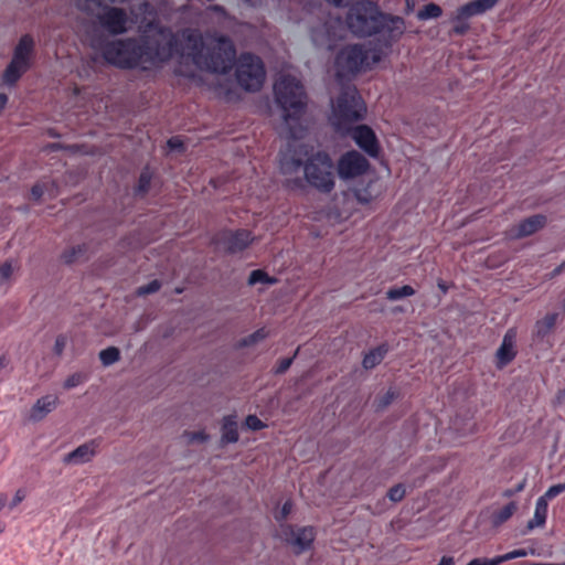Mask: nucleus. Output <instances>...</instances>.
Masks as SVG:
<instances>
[{"label":"nucleus","instance_id":"f257e3e1","mask_svg":"<svg viewBox=\"0 0 565 565\" xmlns=\"http://www.w3.org/2000/svg\"><path fill=\"white\" fill-rule=\"evenodd\" d=\"M177 35L166 26L154 32L122 39L98 36L92 47L99 52L107 65L122 71H147L151 66L168 62L179 52Z\"/></svg>","mask_w":565,"mask_h":565},{"label":"nucleus","instance_id":"f03ea898","mask_svg":"<svg viewBox=\"0 0 565 565\" xmlns=\"http://www.w3.org/2000/svg\"><path fill=\"white\" fill-rule=\"evenodd\" d=\"M276 103L282 110V119L288 125L289 137L294 142H289L286 153L280 160L281 173L294 174L305 166L309 160H313L317 151L311 145L297 142L306 136L307 128L300 122L306 111V93L301 83L291 75H286L274 85Z\"/></svg>","mask_w":565,"mask_h":565},{"label":"nucleus","instance_id":"7ed1b4c3","mask_svg":"<svg viewBox=\"0 0 565 565\" xmlns=\"http://www.w3.org/2000/svg\"><path fill=\"white\" fill-rule=\"evenodd\" d=\"M345 21L351 33L358 38L384 32L390 41L396 42L405 31V21L402 17L382 12L379 4L372 0L352 3Z\"/></svg>","mask_w":565,"mask_h":565},{"label":"nucleus","instance_id":"20e7f679","mask_svg":"<svg viewBox=\"0 0 565 565\" xmlns=\"http://www.w3.org/2000/svg\"><path fill=\"white\" fill-rule=\"evenodd\" d=\"M193 63L201 70L215 74H227L236 62V49L226 35H220L214 43L207 45L198 34L188 36Z\"/></svg>","mask_w":565,"mask_h":565},{"label":"nucleus","instance_id":"39448f33","mask_svg":"<svg viewBox=\"0 0 565 565\" xmlns=\"http://www.w3.org/2000/svg\"><path fill=\"white\" fill-rule=\"evenodd\" d=\"M366 104L355 86L342 87L331 102L329 122L337 134L347 136L366 116Z\"/></svg>","mask_w":565,"mask_h":565},{"label":"nucleus","instance_id":"423d86ee","mask_svg":"<svg viewBox=\"0 0 565 565\" xmlns=\"http://www.w3.org/2000/svg\"><path fill=\"white\" fill-rule=\"evenodd\" d=\"M35 50L34 39L30 34L22 35L13 49L12 58L1 75V84L14 87L21 77L31 70Z\"/></svg>","mask_w":565,"mask_h":565},{"label":"nucleus","instance_id":"0eeeda50","mask_svg":"<svg viewBox=\"0 0 565 565\" xmlns=\"http://www.w3.org/2000/svg\"><path fill=\"white\" fill-rule=\"evenodd\" d=\"M305 180L317 191L328 194L334 189L333 161L327 151L318 150L305 166Z\"/></svg>","mask_w":565,"mask_h":565},{"label":"nucleus","instance_id":"6e6552de","mask_svg":"<svg viewBox=\"0 0 565 565\" xmlns=\"http://www.w3.org/2000/svg\"><path fill=\"white\" fill-rule=\"evenodd\" d=\"M265 74V65L259 56L253 53L241 54L236 63L235 77L244 90H259L263 87Z\"/></svg>","mask_w":565,"mask_h":565},{"label":"nucleus","instance_id":"1a4fd4ad","mask_svg":"<svg viewBox=\"0 0 565 565\" xmlns=\"http://www.w3.org/2000/svg\"><path fill=\"white\" fill-rule=\"evenodd\" d=\"M367 62V52L361 44L345 45L334 57V66L339 78H351L359 74Z\"/></svg>","mask_w":565,"mask_h":565},{"label":"nucleus","instance_id":"9d476101","mask_svg":"<svg viewBox=\"0 0 565 565\" xmlns=\"http://www.w3.org/2000/svg\"><path fill=\"white\" fill-rule=\"evenodd\" d=\"M254 239L255 237L249 230L222 228L212 236L211 243L225 254L235 255L247 249Z\"/></svg>","mask_w":565,"mask_h":565},{"label":"nucleus","instance_id":"9b49d317","mask_svg":"<svg viewBox=\"0 0 565 565\" xmlns=\"http://www.w3.org/2000/svg\"><path fill=\"white\" fill-rule=\"evenodd\" d=\"M96 18L98 24L113 36L127 32L128 14L122 8L105 6Z\"/></svg>","mask_w":565,"mask_h":565},{"label":"nucleus","instance_id":"f8f14e48","mask_svg":"<svg viewBox=\"0 0 565 565\" xmlns=\"http://www.w3.org/2000/svg\"><path fill=\"white\" fill-rule=\"evenodd\" d=\"M369 168L370 162L363 154L356 150H350L338 161V175L342 180H350L362 175Z\"/></svg>","mask_w":565,"mask_h":565},{"label":"nucleus","instance_id":"ddd939ff","mask_svg":"<svg viewBox=\"0 0 565 565\" xmlns=\"http://www.w3.org/2000/svg\"><path fill=\"white\" fill-rule=\"evenodd\" d=\"M281 534L286 543L297 547V554L310 550L316 539L312 526H302L295 530L291 524H281Z\"/></svg>","mask_w":565,"mask_h":565},{"label":"nucleus","instance_id":"4468645a","mask_svg":"<svg viewBox=\"0 0 565 565\" xmlns=\"http://www.w3.org/2000/svg\"><path fill=\"white\" fill-rule=\"evenodd\" d=\"M356 146L363 150L371 158H377L380 156V142L374 130L367 125H359L352 127L349 134Z\"/></svg>","mask_w":565,"mask_h":565},{"label":"nucleus","instance_id":"2eb2a0df","mask_svg":"<svg viewBox=\"0 0 565 565\" xmlns=\"http://www.w3.org/2000/svg\"><path fill=\"white\" fill-rule=\"evenodd\" d=\"M558 313L552 312L545 315L542 319L537 320L534 324L532 340L536 344L545 348H552L551 334L557 322Z\"/></svg>","mask_w":565,"mask_h":565},{"label":"nucleus","instance_id":"dca6fc26","mask_svg":"<svg viewBox=\"0 0 565 565\" xmlns=\"http://www.w3.org/2000/svg\"><path fill=\"white\" fill-rule=\"evenodd\" d=\"M516 330L510 328L503 335L502 342L495 352V366L502 370L516 356L515 350Z\"/></svg>","mask_w":565,"mask_h":565},{"label":"nucleus","instance_id":"f3484780","mask_svg":"<svg viewBox=\"0 0 565 565\" xmlns=\"http://www.w3.org/2000/svg\"><path fill=\"white\" fill-rule=\"evenodd\" d=\"M547 224V217L544 214H534L529 217H525L519 222L515 227V233L513 235L514 238H524L531 236Z\"/></svg>","mask_w":565,"mask_h":565},{"label":"nucleus","instance_id":"a211bd4d","mask_svg":"<svg viewBox=\"0 0 565 565\" xmlns=\"http://www.w3.org/2000/svg\"><path fill=\"white\" fill-rule=\"evenodd\" d=\"M235 414L225 415L221 422V438L218 441L220 448L228 444H235L239 439L238 425Z\"/></svg>","mask_w":565,"mask_h":565},{"label":"nucleus","instance_id":"6ab92c4d","mask_svg":"<svg viewBox=\"0 0 565 565\" xmlns=\"http://www.w3.org/2000/svg\"><path fill=\"white\" fill-rule=\"evenodd\" d=\"M97 446L98 444L96 443V440H90L88 443L79 445L77 448H75L73 451L68 452L64 457V462L74 465L86 463L90 461L92 458L96 455Z\"/></svg>","mask_w":565,"mask_h":565},{"label":"nucleus","instance_id":"aec40b11","mask_svg":"<svg viewBox=\"0 0 565 565\" xmlns=\"http://www.w3.org/2000/svg\"><path fill=\"white\" fill-rule=\"evenodd\" d=\"M388 351H390V345L387 342H383L380 345L371 349L363 356V360H362L363 369L373 370L374 367H376L385 359Z\"/></svg>","mask_w":565,"mask_h":565},{"label":"nucleus","instance_id":"412c9836","mask_svg":"<svg viewBox=\"0 0 565 565\" xmlns=\"http://www.w3.org/2000/svg\"><path fill=\"white\" fill-rule=\"evenodd\" d=\"M57 403V397L52 395H46L39 398L32 407L31 418L35 422L41 420L49 413H51Z\"/></svg>","mask_w":565,"mask_h":565},{"label":"nucleus","instance_id":"4be33fe9","mask_svg":"<svg viewBox=\"0 0 565 565\" xmlns=\"http://www.w3.org/2000/svg\"><path fill=\"white\" fill-rule=\"evenodd\" d=\"M88 249L89 246L87 243L71 246L62 252L60 258L65 265H73L78 259L86 256Z\"/></svg>","mask_w":565,"mask_h":565},{"label":"nucleus","instance_id":"5701e85b","mask_svg":"<svg viewBox=\"0 0 565 565\" xmlns=\"http://www.w3.org/2000/svg\"><path fill=\"white\" fill-rule=\"evenodd\" d=\"M152 180V173L149 166H145L139 174L136 186L134 188V194L137 198H143L150 190Z\"/></svg>","mask_w":565,"mask_h":565},{"label":"nucleus","instance_id":"b1692460","mask_svg":"<svg viewBox=\"0 0 565 565\" xmlns=\"http://www.w3.org/2000/svg\"><path fill=\"white\" fill-rule=\"evenodd\" d=\"M399 397V392L395 387H390L384 394H380L373 402L376 413L385 411L395 399Z\"/></svg>","mask_w":565,"mask_h":565},{"label":"nucleus","instance_id":"393cba45","mask_svg":"<svg viewBox=\"0 0 565 565\" xmlns=\"http://www.w3.org/2000/svg\"><path fill=\"white\" fill-rule=\"evenodd\" d=\"M518 505L514 501L509 502L503 508L494 511L491 515V523L493 526H500L507 522L516 511Z\"/></svg>","mask_w":565,"mask_h":565},{"label":"nucleus","instance_id":"a878e982","mask_svg":"<svg viewBox=\"0 0 565 565\" xmlns=\"http://www.w3.org/2000/svg\"><path fill=\"white\" fill-rule=\"evenodd\" d=\"M443 14V9L439 4L429 2L417 11L416 17L419 21H427L437 19Z\"/></svg>","mask_w":565,"mask_h":565},{"label":"nucleus","instance_id":"bb28decb","mask_svg":"<svg viewBox=\"0 0 565 565\" xmlns=\"http://www.w3.org/2000/svg\"><path fill=\"white\" fill-rule=\"evenodd\" d=\"M415 289L411 285H404L402 287H392L386 292V299L396 301L406 297L415 295Z\"/></svg>","mask_w":565,"mask_h":565},{"label":"nucleus","instance_id":"cd10ccee","mask_svg":"<svg viewBox=\"0 0 565 565\" xmlns=\"http://www.w3.org/2000/svg\"><path fill=\"white\" fill-rule=\"evenodd\" d=\"M277 279L269 276L265 270L255 269L250 271L247 284L249 286H255L256 284L274 285Z\"/></svg>","mask_w":565,"mask_h":565},{"label":"nucleus","instance_id":"c85d7f7f","mask_svg":"<svg viewBox=\"0 0 565 565\" xmlns=\"http://www.w3.org/2000/svg\"><path fill=\"white\" fill-rule=\"evenodd\" d=\"M99 360L104 366H110L120 360V350L117 347H108L99 352Z\"/></svg>","mask_w":565,"mask_h":565},{"label":"nucleus","instance_id":"c756f323","mask_svg":"<svg viewBox=\"0 0 565 565\" xmlns=\"http://www.w3.org/2000/svg\"><path fill=\"white\" fill-rule=\"evenodd\" d=\"M267 337L268 332L265 330V328H259L247 337L242 338L238 341V348H248L255 345Z\"/></svg>","mask_w":565,"mask_h":565},{"label":"nucleus","instance_id":"7c9ffc66","mask_svg":"<svg viewBox=\"0 0 565 565\" xmlns=\"http://www.w3.org/2000/svg\"><path fill=\"white\" fill-rule=\"evenodd\" d=\"M478 14H480L478 9L475 7L473 2L470 1L456 10V14L452 20H463L468 22L470 18Z\"/></svg>","mask_w":565,"mask_h":565},{"label":"nucleus","instance_id":"2f4dec72","mask_svg":"<svg viewBox=\"0 0 565 565\" xmlns=\"http://www.w3.org/2000/svg\"><path fill=\"white\" fill-rule=\"evenodd\" d=\"M547 519V513L534 511L533 519H531L526 526L521 531L522 535H526L529 532L534 530L535 527H542L545 525Z\"/></svg>","mask_w":565,"mask_h":565},{"label":"nucleus","instance_id":"473e14b6","mask_svg":"<svg viewBox=\"0 0 565 565\" xmlns=\"http://www.w3.org/2000/svg\"><path fill=\"white\" fill-rule=\"evenodd\" d=\"M119 245L121 247H127L129 249H137L141 246V243L139 241V233L138 232H131L127 234L126 236L121 237L119 241Z\"/></svg>","mask_w":565,"mask_h":565},{"label":"nucleus","instance_id":"72a5a7b5","mask_svg":"<svg viewBox=\"0 0 565 565\" xmlns=\"http://www.w3.org/2000/svg\"><path fill=\"white\" fill-rule=\"evenodd\" d=\"M386 495L394 503L401 502L406 495V488L403 483H397L388 489Z\"/></svg>","mask_w":565,"mask_h":565},{"label":"nucleus","instance_id":"f704fd0d","mask_svg":"<svg viewBox=\"0 0 565 565\" xmlns=\"http://www.w3.org/2000/svg\"><path fill=\"white\" fill-rule=\"evenodd\" d=\"M87 380V375L81 372H76L67 376V379L64 381V388L71 390L74 388L81 384H83Z\"/></svg>","mask_w":565,"mask_h":565},{"label":"nucleus","instance_id":"c9c22d12","mask_svg":"<svg viewBox=\"0 0 565 565\" xmlns=\"http://www.w3.org/2000/svg\"><path fill=\"white\" fill-rule=\"evenodd\" d=\"M353 195H354L355 200L362 205H366V204L371 203L373 200V195L369 190V185L354 189Z\"/></svg>","mask_w":565,"mask_h":565},{"label":"nucleus","instance_id":"e433bc0d","mask_svg":"<svg viewBox=\"0 0 565 565\" xmlns=\"http://www.w3.org/2000/svg\"><path fill=\"white\" fill-rule=\"evenodd\" d=\"M292 501L291 500H287L284 502V504L281 505V508L276 511L274 513V518L275 520L281 525V524H285L284 521L288 518V515L291 513L292 511Z\"/></svg>","mask_w":565,"mask_h":565},{"label":"nucleus","instance_id":"4c0bfd02","mask_svg":"<svg viewBox=\"0 0 565 565\" xmlns=\"http://www.w3.org/2000/svg\"><path fill=\"white\" fill-rule=\"evenodd\" d=\"M161 286H162V284L159 279H153L150 282H148L147 285L140 286L137 289V295L138 296H148V295L156 294L157 291L160 290Z\"/></svg>","mask_w":565,"mask_h":565},{"label":"nucleus","instance_id":"58836bf2","mask_svg":"<svg viewBox=\"0 0 565 565\" xmlns=\"http://www.w3.org/2000/svg\"><path fill=\"white\" fill-rule=\"evenodd\" d=\"M190 444H205L210 440V435L205 430L184 431Z\"/></svg>","mask_w":565,"mask_h":565},{"label":"nucleus","instance_id":"ea45409f","mask_svg":"<svg viewBox=\"0 0 565 565\" xmlns=\"http://www.w3.org/2000/svg\"><path fill=\"white\" fill-rule=\"evenodd\" d=\"M297 353H298V350L295 352L294 356L280 359L277 362V364L275 365V367L273 369V373L275 375L285 374L288 371V369L291 366Z\"/></svg>","mask_w":565,"mask_h":565},{"label":"nucleus","instance_id":"a19ab883","mask_svg":"<svg viewBox=\"0 0 565 565\" xmlns=\"http://www.w3.org/2000/svg\"><path fill=\"white\" fill-rule=\"evenodd\" d=\"M247 429L257 431L267 427V425L260 420L256 415H248L244 422Z\"/></svg>","mask_w":565,"mask_h":565},{"label":"nucleus","instance_id":"79ce46f5","mask_svg":"<svg viewBox=\"0 0 565 565\" xmlns=\"http://www.w3.org/2000/svg\"><path fill=\"white\" fill-rule=\"evenodd\" d=\"M527 555V551L524 548L513 550L509 553H505L503 555H498L497 558L499 559V565L503 562H508L514 558L519 557H525Z\"/></svg>","mask_w":565,"mask_h":565},{"label":"nucleus","instance_id":"37998d69","mask_svg":"<svg viewBox=\"0 0 565 565\" xmlns=\"http://www.w3.org/2000/svg\"><path fill=\"white\" fill-rule=\"evenodd\" d=\"M167 147L170 151L184 152L185 145L179 136H173L167 140Z\"/></svg>","mask_w":565,"mask_h":565},{"label":"nucleus","instance_id":"c03bdc74","mask_svg":"<svg viewBox=\"0 0 565 565\" xmlns=\"http://www.w3.org/2000/svg\"><path fill=\"white\" fill-rule=\"evenodd\" d=\"M472 2L478 9L479 13L482 14L492 9L499 2V0H473Z\"/></svg>","mask_w":565,"mask_h":565},{"label":"nucleus","instance_id":"a18cd8bd","mask_svg":"<svg viewBox=\"0 0 565 565\" xmlns=\"http://www.w3.org/2000/svg\"><path fill=\"white\" fill-rule=\"evenodd\" d=\"M455 22V25L452 26V32L457 35H465L470 25L467 21L463 20H452Z\"/></svg>","mask_w":565,"mask_h":565},{"label":"nucleus","instance_id":"49530a36","mask_svg":"<svg viewBox=\"0 0 565 565\" xmlns=\"http://www.w3.org/2000/svg\"><path fill=\"white\" fill-rule=\"evenodd\" d=\"M306 180H305V177L303 178H294V179H289L287 180V186L289 189H292V190H303L305 186H306Z\"/></svg>","mask_w":565,"mask_h":565},{"label":"nucleus","instance_id":"de8ad7c7","mask_svg":"<svg viewBox=\"0 0 565 565\" xmlns=\"http://www.w3.org/2000/svg\"><path fill=\"white\" fill-rule=\"evenodd\" d=\"M12 273H13V268H12L11 263L4 262L0 266V281L9 279L11 277Z\"/></svg>","mask_w":565,"mask_h":565},{"label":"nucleus","instance_id":"09e8293b","mask_svg":"<svg viewBox=\"0 0 565 565\" xmlns=\"http://www.w3.org/2000/svg\"><path fill=\"white\" fill-rule=\"evenodd\" d=\"M66 345V337L63 334H60L55 339L53 351L56 355H61L65 349Z\"/></svg>","mask_w":565,"mask_h":565},{"label":"nucleus","instance_id":"8fccbe9b","mask_svg":"<svg viewBox=\"0 0 565 565\" xmlns=\"http://www.w3.org/2000/svg\"><path fill=\"white\" fill-rule=\"evenodd\" d=\"M498 561L497 556L493 558L478 557L471 559L467 565H499Z\"/></svg>","mask_w":565,"mask_h":565},{"label":"nucleus","instance_id":"3c124183","mask_svg":"<svg viewBox=\"0 0 565 565\" xmlns=\"http://www.w3.org/2000/svg\"><path fill=\"white\" fill-rule=\"evenodd\" d=\"M548 499L545 498L544 494H542L541 497L537 498L536 502H535V511L537 512H543V513H547V510H548Z\"/></svg>","mask_w":565,"mask_h":565},{"label":"nucleus","instance_id":"603ef678","mask_svg":"<svg viewBox=\"0 0 565 565\" xmlns=\"http://www.w3.org/2000/svg\"><path fill=\"white\" fill-rule=\"evenodd\" d=\"M44 194V189L40 183L32 185L30 195L33 201H40Z\"/></svg>","mask_w":565,"mask_h":565},{"label":"nucleus","instance_id":"864d4df0","mask_svg":"<svg viewBox=\"0 0 565 565\" xmlns=\"http://www.w3.org/2000/svg\"><path fill=\"white\" fill-rule=\"evenodd\" d=\"M563 493L562 491V488L561 486L557 483V484H553L544 493L545 498H547L548 500H552L554 499L555 497H557L558 494Z\"/></svg>","mask_w":565,"mask_h":565},{"label":"nucleus","instance_id":"5fc2aeb1","mask_svg":"<svg viewBox=\"0 0 565 565\" xmlns=\"http://www.w3.org/2000/svg\"><path fill=\"white\" fill-rule=\"evenodd\" d=\"M525 483H526V480L524 479L522 482H520L515 488H512V489H507L504 492H503V497L505 498H511L513 497L514 494H516L518 492H521L524 487H525Z\"/></svg>","mask_w":565,"mask_h":565},{"label":"nucleus","instance_id":"6e6d98bb","mask_svg":"<svg viewBox=\"0 0 565 565\" xmlns=\"http://www.w3.org/2000/svg\"><path fill=\"white\" fill-rule=\"evenodd\" d=\"M72 146H68V145H64V143H61V142H52V143H49L47 145V149L50 151H61V150H68L71 149Z\"/></svg>","mask_w":565,"mask_h":565},{"label":"nucleus","instance_id":"4d7b16f0","mask_svg":"<svg viewBox=\"0 0 565 565\" xmlns=\"http://www.w3.org/2000/svg\"><path fill=\"white\" fill-rule=\"evenodd\" d=\"M24 499V494H22V492L20 490H18L10 503V508L13 509L14 507H17L20 502H22V500Z\"/></svg>","mask_w":565,"mask_h":565},{"label":"nucleus","instance_id":"13d9d810","mask_svg":"<svg viewBox=\"0 0 565 565\" xmlns=\"http://www.w3.org/2000/svg\"><path fill=\"white\" fill-rule=\"evenodd\" d=\"M437 565H455L452 556H443Z\"/></svg>","mask_w":565,"mask_h":565},{"label":"nucleus","instance_id":"bf43d9fd","mask_svg":"<svg viewBox=\"0 0 565 565\" xmlns=\"http://www.w3.org/2000/svg\"><path fill=\"white\" fill-rule=\"evenodd\" d=\"M9 102V97L7 94L4 93H0V114L3 111V109L6 108L7 104Z\"/></svg>","mask_w":565,"mask_h":565},{"label":"nucleus","instance_id":"052dcab7","mask_svg":"<svg viewBox=\"0 0 565 565\" xmlns=\"http://www.w3.org/2000/svg\"><path fill=\"white\" fill-rule=\"evenodd\" d=\"M415 9V0H405V13L409 14Z\"/></svg>","mask_w":565,"mask_h":565},{"label":"nucleus","instance_id":"680f3d73","mask_svg":"<svg viewBox=\"0 0 565 565\" xmlns=\"http://www.w3.org/2000/svg\"><path fill=\"white\" fill-rule=\"evenodd\" d=\"M437 286L441 290L443 294H447L449 286L447 285L446 281H444L443 279H439L437 282Z\"/></svg>","mask_w":565,"mask_h":565},{"label":"nucleus","instance_id":"e2e57ef3","mask_svg":"<svg viewBox=\"0 0 565 565\" xmlns=\"http://www.w3.org/2000/svg\"><path fill=\"white\" fill-rule=\"evenodd\" d=\"M564 268H565V262H563L562 264H559L557 267H555L553 269L552 276L554 277V276H557V275L562 274Z\"/></svg>","mask_w":565,"mask_h":565},{"label":"nucleus","instance_id":"0e129e2a","mask_svg":"<svg viewBox=\"0 0 565 565\" xmlns=\"http://www.w3.org/2000/svg\"><path fill=\"white\" fill-rule=\"evenodd\" d=\"M8 364H9V360H8V358H7L4 354H2V355L0 356V371H1L2 369L7 367V366H8Z\"/></svg>","mask_w":565,"mask_h":565},{"label":"nucleus","instance_id":"69168bd1","mask_svg":"<svg viewBox=\"0 0 565 565\" xmlns=\"http://www.w3.org/2000/svg\"><path fill=\"white\" fill-rule=\"evenodd\" d=\"M7 503V495L3 493H0V510L6 505Z\"/></svg>","mask_w":565,"mask_h":565},{"label":"nucleus","instance_id":"338daca9","mask_svg":"<svg viewBox=\"0 0 565 565\" xmlns=\"http://www.w3.org/2000/svg\"><path fill=\"white\" fill-rule=\"evenodd\" d=\"M526 565H565V563H563V564H553V563H530V564H526Z\"/></svg>","mask_w":565,"mask_h":565},{"label":"nucleus","instance_id":"774afa93","mask_svg":"<svg viewBox=\"0 0 565 565\" xmlns=\"http://www.w3.org/2000/svg\"><path fill=\"white\" fill-rule=\"evenodd\" d=\"M49 136H50V137H53V138H58V137H60V134H57V132H55L53 129H51V130L49 131Z\"/></svg>","mask_w":565,"mask_h":565}]
</instances>
